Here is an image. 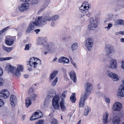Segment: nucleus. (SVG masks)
<instances>
[{"mask_svg":"<svg viewBox=\"0 0 124 124\" xmlns=\"http://www.w3.org/2000/svg\"><path fill=\"white\" fill-rule=\"evenodd\" d=\"M119 95L121 97L124 96V87L120 86L118 90Z\"/></svg>","mask_w":124,"mask_h":124,"instance_id":"a878e982","label":"nucleus"},{"mask_svg":"<svg viewBox=\"0 0 124 124\" xmlns=\"http://www.w3.org/2000/svg\"><path fill=\"white\" fill-rule=\"evenodd\" d=\"M34 57L31 58L30 60L29 61V63L27 64V65H29L31 67L36 68L38 65H40L41 63V61L39 60H38L36 62Z\"/></svg>","mask_w":124,"mask_h":124,"instance_id":"423d86ee","label":"nucleus"},{"mask_svg":"<svg viewBox=\"0 0 124 124\" xmlns=\"http://www.w3.org/2000/svg\"><path fill=\"white\" fill-rule=\"evenodd\" d=\"M88 3V2L86 1H85L83 3V5H84L86 4H87Z\"/></svg>","mask_w":124,"mask_h":124,"instance_id":"680f3d73","label":"nucleus"},{"mask_svg":"<svg viewBox=\"0 0 124 124\" xmlns=\"http://www.w3.org/2000/svg\"><path fill=\"white\" fill-rule=\"evenodd\" d=\"M4 61V58L0 57V62L2 61Z\"/></svg>","mask_w":124,"mask_h":124,"instance_id":"13d9d810","label":"nucleus"},{"mask_svg":"<svg viewBox=\"0 0 124 124\" xmlns=\"http://www.w3.org/2000/svg\"><path fill=\"white\" fill-rule=\"evenodd\" d=\"M4 103L2 100L0 99V107L2 106Z\"/></svg>","mask_w":124,"mask_h":124,"instance_id":"49530a36","label":"nucleus"},{"mask_svg":"<svg viewBox=\"0 0 124 124\" xmlns=\"http://www.w3.org/2000/svg\"><path fill=\"white\" fill-rule=\"evenodd\" d=\"M121 86L124 87V79L123 81V84Z\"/></svg>","mask_w":124,"mask_h":124,"instance_id":"e2e57ef3","label":"nucleus"},{"mask_svg":"<svg viewBox=\"0 0 124 124\" xmlns=\"http://www.w3.org/2000/svg\"><path fill=\"white\" fill-rule=\"evenodd\" d=\"M12 58V57H8L6 58H4V61L9 60L11 59Z\"/></svg>","mask_w":124,"mask_h":124,"instance_id":"603ef678","label":"nucleus"},{"mask_svg":"<svg viewBox=\"0 0 124 124\" xmlns=\"http://www.w3.org/2000/svg\"><path fill=\"white\" fill-rule=\"evenodd\" d=\"M52 124H57V121L55 118H53L51 122Z\"/></svg>","mask_w":124,"mask_h":124,"instance_id":"58836bf2","label":"nucleus"},{"mask_svg":"<svg viewBox=\"0 0 124 124\" xmlns=\"http://www.w3.org/2000/svg\"><path fill=\"white\" fill-rule=\"evenodd\" d=\"M44 25L41 16L36 17L34 22H31L28 24L26 32L27 33L30 32L34 29L35 26L42 27Z\"/></svg>","mask_w":124,"mask_h":124,"instance_id":"7ed1b4c3","label":"nucleus"},{"mask_svg":"<svg viewBox=\"0 0 124 124\" xmlns=\"http://www.w3.org/2000/svg\"><path fill=\"white\" fill-rule=\"evenodd\" d=\"M120 41L122 42H124V38H122L120 39Z\"/></svg>","mask_w":124,"mask_h":124,"instance_id":"bf43d9fd","label":"nucleus"},{"mask_svg":"<svg viewBox=\"0 0 124 124\" xmlns=\"http://www.w3.org/2000/svg\"><path fill=\"white\" fill-rule=\"evenodd\" d=\"M44 122L43 120H39L38 122L36 123L35 124H43Z\"/></svg>","mask_w":124,"mask_h":124,"instance_id":"79ce46f5","label":"nucleus"},{"mask_svg":"<svg viewBox=\"0 0 124 124\" xmlns=\"http://www.w3.org/2000/svg\"><path fill=\"white\" fill-rule=\"evenodd\" d=\"M33 90L32 88H31L29 91L28 93L29 94H30L31 93H32L33 92Z\"/></svg>","mask_w":124,"mask_h":124,"instance_id":"de8ad7c7","label":"nucleus"},{"mask_svg":"<svg viewBox=\"0 0 124 124\" xmlns=\"http://www.w3.org/2000/svg\"><path fill=\"white\" fill-rule=\"evenodd\" d=\"M57 74L58 71H57L55 70L52 73L50 74V77L49 78V80H51L53 79Z\"/></svg>","mask_w":124,"mask_h":124,"instance_id":"bb28decb","label":"nucleus"},{"mask_svg":"<svg viewBox=\"0 0 124 124\" xmlns=\"http://www.w3.org/2000/svg\"><path fill=\"white\" fill-rule=\"evenodd\" d=\"M16 40L15 36L10 37L6 39L5 42L9 46H11L13 44L15 40Z\"/></svg>","mask_w":124,"mask_h":124,"instance_id":"4468645a","label":"nucleus"},{"mask_svg":"<svg viewBox=\"0 0 124 124\" xmlns=\"http://www.w3.org/2000/svg\"><path fill=\"white\" fill-rule=\"evenodd\" d=\"M121 68L124 70V60L122 62Z\"/></svg>","mask_w":124,"mask_h":124,"instance_id":"5fc2aeb1","label":"nucleus"},{"mask_svg":"<svg viewBox=\"0 0 124 124\" xmlns=\"http://www.w3.org/2000/svg\"><path fill=\"white\" fill-rule=\"evenodd\" d=\"M72 64L74 65V67H75L76 68H77V67L76 66V64L74 62H72Z\"/></svg>","mask_w":124,"mask_h":124,"instance_id":"052dcab7","label":"nucleus"},{"mask_svg":"<svg viewBox=\"0 0 124 124\" xmlns=\"http://www.w3.org/2000/svg\"><path fill=\"white\" fill-rule=\"evenodd\" d=\"M58 80L57 77H56L54 80L51 83V85L52 86H54L56 85Z\"/></svg>","mask_w":124,"mask_h":124,"instance_id":"c9c22d12","label":"nucleus"},{"mask_svg":"<svg viewBox=\"0 0 124 124\" xmlns=\"http://www.w3.org/2000/svg\"><path fill=\"white\" fill-rule=\"evenodd\" d=\"M92 84L88 82L86 83L85 87V92L81 95L79 103L80 107H83L85 105V101L87 99V98L90 93L92 89Z\"/></svg>","mask_w":124,"mask_h":124,"instance_id":"f257e3e1","label":"nucleus"},{"mask_svg":"<svg viewBox=\"0 0 124 124\" xmlns=\"http://www.w3.org/2000/svg\"><path fill=\"white\" fill-rule=\"evenodd\" d=\"M47 97L50 99L53 98L52 100V105L54 109H58L59 108V101L60 96L58 94L56 95L55 92L53 90L49 91L47 93Z\"/></svg>","mask_w":124,"mask_h":124,"instance_id":"f03ea898","label":"nucleus"},{"mask_svg":"<svg viewBox=\"0 0 124 124\" xmlns=\"http://www.w3.org/2000/svg\"><path fill=\"white\" fill-rule=\"evenodd\" d=\"M44 38L43 37L39 38L37 42V44L39 45H43L46 43Z\"/></svg>","mask_w":124,"mask_h":124,"instance_id":"5701e85b","label":"nucleus"},{"mask_svg":"<svg viewBox=\"0 0 124 124\" xmlns=\"http://www.w3.org/2000/svg\"><path fill=\"white\" fill-rule=\"evenodd\" d=\"M7 67L8 68V71L17 77L20 76V72L22 71L23 70V66L22 65H18L16 69L15 67L12 66L10 64L8 65Z\"/></svg>","mask_w":124,"mask_h":124,"instance_id":"20e7f679","label":"nucleus"},{"mask_svg":"<svg viewBox=\"0 0 124 124\" xmlns=\"http://www.w3.org/2000/svg\"><path fill=\"white\" fill-rule=\"evenodd\" d=\"M91 111V109L88 106L85 107V109L84 111V115L87 116L89 112Z\"/></svg>","mask_w":124,"mask_h":124,"instance_id":"2f4dec72","label":"nucleus"},{"mask_svg":"<svg viewBox=\"0 0 124 124\" xmlns=\"http://www.w3.org/2000/svg\"><path fill=\"white\" fill-rule=\"evenodd\" d=\"M90 24L89 25L90 30H94L98 27V21L97 20L91 18L90 20Z\"/></svg>","mask_w":124,"mask_h":124,"instance_id":"1a4fd4ad","label":"nucleus"},{"mask_svg":"<svg viewBox=\"0 0 124 124\" xmlns=\"http://www.w3.org/2000/svg\"><path fill=\"white\" fill-rule=\"evenodd\" d=\"M61 109L63 110H64L65 109H66V108L65 106V105L66 104L65 101H61L59 103Z\"/></svg>","mask_w":124,"mask_h":124,"instance_id":"cd10ccee","label":"nucleus"},{"mask_svg":"<svg viewBox=\"0 0 124 124\" xmlns=\"http://www.w3.org/2000/svg\"><path fill=\"white\" fill-rule=\"evenodd\" d=\"M70 75L71 79L75 83L76 82L77 79L76 74L73 71H71L70 73Z\"/></svg>","mask_w":124,"mask_h":124,"instance_id":"4be33fe9","label":"nucleus"},{"mask_svg":"<svg viewBox=\"0 0 124 124\" xmlns=\"http://www.w3.org/2000/svg\"><path fill=\"white\" fill-rule=\"evenodd\" d=\"M40 31V30L39 29H37L35 30V31L37 34L38 33V32Z\"/></svg>","mask_w":124,"mask_h":124,"instance_id":"6e6d98bb","label":"nucleus"},{"mask_svg":"<svg viewBox=\"0 0 124 124\" xmlns=\"http://www.w3.org/2000/svg\"><path fill=\"white\" fill-rule=\"evenodd\" d=\"M25 104L26 107L28 108L32 104V101L30 98L28 97L26 99Z\"/></svg>","mask_w":124,"mask_h":124,"instance_id":"393cba45","label":"nucleus"},{"mask_svg":"<svg viewBox=\"0 0 124 124\" xmlns=\"http://www.w3.org/2000/svg\"><path fill=\"white\" fill-rule=\"evenodd\" d=\"M120 119L118 116L114 117L112 120V124H119L120 122Z\"/></svg>","mask_w":124,"mask_h":124,"instance_id":"412c9836","label":"nucleus"},{"mask_svg":"<svg viewBox=\"0 0 124 124\" xmlns=\"http://www.w3.org/2000/svg\"><path fill=\"white\" fill-rule=\"evenodd\" d=\"M105 48L107 55L109 58L111 57L112 54L115 52L114 48L109 44H106Z\"/></svg>","mask_w":124,"mask_h":124,"instance_id":"0eeeda50","label":"nucleus"},{"mask_svg":"<svg viewBox=\"0 0 124 124\" xmlns=\"http://www.w3.org/2000/svg\"><path fill=\"white\" fill-rule=\"evenodd\" d=\"M106 74L108 77L112 78L113 81H116L119 79L118 76L117 75L113 73L109 70H107Z\"/></svg>","mask_w":124,"mask_h":124,"instance_id":"9b49d317","label":"nucleus"},{"mask_svg":"<svg viewBox=\"0 0 124 124\" xmlns=\"http://www.w3.org/2000/svg\"><path fill=\"white\" fill-rule=\"evenodd\" d=\"M93 45V41L92 39L89 38L86 40L85 46L88 51L91 50Z\"/></svg>","mask_w":124,"mask_h":124,"instance_id":"6e6552de","label":"nucleus"},{"mask_svg":"<svg viewBox=\"0 0 124 124\" xmlns=\"http://www.w3.org/2000/svg\"><path fill=\"white\" fill-rule=\"evenodd\" d=\"M66 92L67 91H65L62 92L61 96V101H65L64 99L66 96Z\"/></svg>","mask_w":124,"mask_h":124,"instance_id":"473e14b6","label":"nucleus"},{"mask_svg":"<svg viewBox=\"0 0 124 124\" xmlns=\"http://www.w3.org/2000/svg\"><path fill=\"white\" fill-rule=\"evenodd\" d=\"M25 48H24L25 50H28L30 48V46L29 44H26L25 45Z\"/></svg>","mask_w":124,"mask_h":124,"instance_id":"a19ab883","label":"nucleus"},{"mask_svg":"<svg viewBox=\"0 0 124 124\" xmlns=\"http://www.w3.org/2000/svg\"><path fill=\"white\" fill-rule=\"evenodd\" d=\"M9 27H7L3 29L2 30L0 31V36L2 34L3 32L6 31L8 29V28H9Z\"/></svg>","mask_w":124,"mask_h":124,"instance_id":"4c0bfd02","label":"nucleus"},{"mask_svg":"<svg viewBox=\"0 0 124 124\" xmlns=\"http://www.w3.org/2000/svg\"><path fill=\"white\" fill-rule=\"evenodd\" d=\"M84 16V15H78V17L80 18H81L83 16Z\"/></svg>","mask_w":124,"mask_h":124,"instance_id":"338daca9","label":"nucleus"},{"mask_svg":"<svg viewBox=\"0 0 124 124\" xmlns=\"http://www.w3.org/2000/svg\"><path fill=\"white\" fill-rule=\"evenodd\" d=\"M84 13H85V15L86 16L88 17H89L90 16L91 13L88 11L87 9L86 10Z\"/></svg>","mask_w":124,"mask_h":124,"instance_id":"ea45409f","label":"nucleus"},{"mask_svg":"<svg viewBox=\"0 0 124 124\" xmlns=\"http://www.w3.org/2000/svg\"><path fill=\"white\" fill-rule=\"evenodd\" d=\"M108 114L107 112H104L103 115L102 122L103 124H108Z\"/></svg>","mask_w":124,"mask_h":124,"instance_id":"a211bd4d","label":"nucleus"},{"mask_svg":"<svg viewBox=\"0 0 124 124\" xmlns=\"http://www.w3.org/2000/svg\"><path fill=\"white\" fill-rule=\"evenodd\" d=\"M29 4L28 3H24L18 7L19 10L21 11H23L29 9Z\"/></svg>","mask_w":124,"mask_h":124,"instance_id":"ddd939ff","label":"nucleus"},{"mask_svg":"<svg viewBox=\"0 0 124 124\" xmlns=\"http://www.w3.org/2000/svg\"><path fill=\"white\" fill-rule=\"evenodd\" d=\"M55 49L53 46H51V45H49L48 47L47 48V51H45V50H46V49H44L42 50V52L43 53L45 54H47L48 53H51L53 52L54 50Z\"/></svg>","mask_w":124,"mask_h":124,"instance_id":"f3484780","label":"nucleus"},{"mask_svg":"<svg viewBox=\"0 0 124 124\" xmlns=\"http://www.w3.org/2000/svg\"><path fill=\"white\" fill-rule=\"evenodd\" d=\"M75 93H72L70 97V100L73 103H74L75 102L76 100V98L75 96Z\"/></svg>","mask_w":124,"mask_h":124,"instance_id":"7c9ffc66","label":"nucleus"},{"mask_svg":"<svg viewBox=\"0 0 124 124\" xmlns=\"http://www.w3.org/2000/svg\"><path fill=\"white\" fill-rule=\"evenodd\" d=\"M84 6V7H86V8L87 7L88 8V9H89L91 7V6L88 3L87 4H86Z\"/></svg>","mask_w":124,"mask_h":124,"instance_id":"3c124183","label":"nucleus"},{"mask_svg":"<svg viewBox=\"0 0 124 124\" xmlns=\"http://www.w3.org/2000/svg\"><path fill=\"white\" fill-rule=\"evenodd\" d=\"M58 62L60 63L62 62L63 64H64L65 63H69V60L67 58L62 57H61L60 59H58Z\"/></svg>","mask_w":124,"mask_h":124,"instance_id":"aec40b11","label":"nucleus"},{"mask_svg":"<svg viewBox=\"0 0 124 124\" xmlns=\"http://www.w3.org/2000/svg\"><path fill=\"white\" fill-rule=\"evenodd\" d=\"M24 78H27L29 77V76L27 75H25L24 76Z\"/></svg>","mask_w":124,"mask_h":124,"instance_id":"4d7b16f0","label":"nucleus"},{"mask_svg":"<svg viewBox=\"0 0 124 124\" xmlns=\"http://www.w3.org/2000/svg\"><path fill=\"white\" fill-rule=\"evenodd\" d=\"M122 107V105L121 103L119 102H116L113 105L112 109L114 111H119L121 110Z\"/></svg>","mask_w":124,"mask_h":124,"instance_id":"f8f14e48","label":"nucleus"},{"mask_svg":"<svg viewBox=\"0 0 124 124\" xmlns=\"http://www.w3.org/2000/svg\"><path fill=\"white\" fill-rule=\"evenodd\" d=\"M67 39V38L66 37H64L63 38H62V39L63 40H65L66 39Z\"/></svg>","mask_w":124,"mask_h":124,"instance_id":"774afa93","label":"nucleus"},{"mask_svg":"<svg viewBox=\"0 0 124 124\" xmlns=\"http://www.w3.org/2000/svg\"><path fill=\"white\" fill-rule=\"evenodd\" d=\"M38 3V1L37 0H34L32 1L31 2L32 4H36Z\"/></svg>","mask_w":124,"mask_h":124,"instance_id":"8fccbe9b","label":"nucleus"},{"mask_svg":"<svg viewBox=\"0 0 124 124\" xmlns=\"http://www.w3.org/2000/svg\"><path fill=\"white\" fill-rule=\"evenodd\" d=\"M112 26V24L110 23L108 24L107 27H105V29L107 28L108 30Z\"/></svg>","mask_w":124,"mask_h":124,"instance_id":"c03bdc74","label":"nucleus"},{"mask_svg":"<svg viewBox=\"0 0 124 124\" xmlns=\"http://www.w3.org/2000/svg\"><path fill=\"white\" fill-rule=\"evenodd\" d=\"M119 25H124V21L121 19H118L116 20L114 25L116 26Z\"/></svg>","mask_w":124,"mask_h":124,"instance_id":"b1692460","label":"nucleus"},{"mask_svg":"<svg viewBox=\"0 0 124 124\" xmlns=\"http://www.w3.org/2000/svg\"><path fill=\"white\" fill-rule=\"evenodd\" d=\"M51 26L53 27H54L55 26V22H54L52 21L51 23Z\"/></svg>","mask_w":124,"mask_h":124,"instance_id":"09e8293b","label":"nucleus"},{"mask_svg":"<svg viewBox=\"0 0 124 124\" xmlns=\"http://www.w3.org/2000/svg\"><path fill=\"white\" fill-rule=\"evenodd\" d=\"M105 101L107 103H110V100L107 97H105Z\"/></svg>","mask_w":124,"mask_h":124,"instance_id":"a18cd8bd","label":"nucleus"},{"mask_svg":"<svg viewBox=\"0 0 124 124\" xmlns=\"http://www.w3.org/2000/svg\"><path fill=\"white\" fill-rule=\"evenodd\" d=\"M43 115L41 112L39 110H38L36 112L34 115H32L30 118V120L31 121L35 120L39 118L42 117Z\"/></svg>","mask_w":124,"mask_h":124,"instance_id":"9d476101","label":"nucleus"},{"mask_svg":"<svg viewBox=\"0 0 124 124\" xmlns=\"http://www.w3.org/2000/svg\"><path fill=\"white\" fill-rule=\"evenodd\" d=\"M2 48L3 50L5 52H9L11 51V50L13 49V47H7L5 46L4 45H3Z\"/></svg>","mask_w":124,"mask_h":124,"instance_id":"c85d7f7f","label":"nucleus"},{"mask_svg":"<svg viewBox=\"0 0 124 124\" xmlns=\"http://www.w3.org/2000/svg\"><path fill=\"white\" fill-rule=\"evenodd\" d=\"M4 80L1 78H0V86L2 85L4 83Z\"/></svg>","mask_w":124,"mask_h":124,"instance_id":"37998d69","label":"nucleus"},{"mask_svg":"<svg viewBox=\"0 0 124 124\" xmlns=\"http://www.w3.org/2000/svg\"><path fill=\"white\" fill-rule=\"evenodd\" d=\"M10 101L11 105L14 107L16 103L17 99L15 96L13 95H11L10 97Z\"/></svg>","mask_w":124,"mask_h":124,"instance_id":"6ab92c4d","label":"nucleus"},{"mask_svg":"<svg viewBox=\"0 0 124 124\" xmlns=\"http://www.w3.org/2000/svg\"><path fill=\"white\" fill-rule=\"evenodd\" d=\"M41 17L44 25L46 24L48 22L56 20L59 18V16L57 15H54L53 16H41Z\"/></svg>","mask_w":124,"mask_h":124,"instance_id":"39448f33","label":"nucleus"},{"mask_svg":"<svg viewBox=\"0 0 124 124\" xmlns=\"http://www.w3.org/2000/svg\"><path fill=\"white\" fill-rule=\"evenodd\" d=\"M79 9L81 12L84 13V12L87 10L86 9V7H84L83 5H82L79 8Z\"/></svg>","mask_w":124,"mask_h":124,"instance_id":"f704fd0d","label":"nucleus"},{"mask_svg":"<svg viewBox=\"0 0 124 124\" xmlns=\"http://www.w3.org/2000/svg\"><path fill=\"white\" fill-rule=\"evenodd\" d=\"M37 95L34 94H32L30 96V99L35 100L37 97Z\"/></svg>","mask_w":124,"mask_h":124,"instance_id":"e433bc0d","label":"nucleus"},{"mask_svg":"<svg viewBox=\"0 0 124 124\" xmlns=\"http://www.w3.org/2000/svg\"><path fill=\"white\" fill-rule=\"evenodd\" d=\"M78 44L77 42H75L73 43L71 46L72 50L73 51L77 49L78 46Z\"/></svg>","mask_w":124,"mask_h":124,"instance_id":"c756f323","label":"nucleus"},{"mask_svg":"<svg viewBox=\"0 0 124 124\" xmlns=\"http://www.w3.org/2000/svg\"><path fill=\"white\" fill-rule=\"evenodd\" d=\"M3 73V70L1 68H0V77H1Z\"/></svg>","mask_w":124,"mask_h":124,"instance_id":"864d4df0","label":"nucleus"},{"mask_svg":"<svg viewBox=\"0 0 124 124\" xmlns=\"http://www.w3.org/2000/svg\"><path fill=\"white\" fill-rule=\"evenodd\" d=\"M57 58H55L53 60V62H55L57 60Z\"/></svg>","mask_w":124,"mask_h":124,"instance_id":"69168bd1","label":"nucleus"},{"mask_svg":"<svg viewBox=\"0 0 124 124\" xmlns=\"http://www.w3.org/2000/svg\"><path fill=\"white\" fill-rule=\"evenodd\" d=\"M50 99L48 98L47 96L46 98L44 103V105L45 106H47L49 103L50 100Z\"/></svg>","mask_w":124,"mask_h":124,"instance_id":"72a5a7b5","label":"nucleus"},{"mask_svg":"<svg viewBox=\"0 0 124 124\" xmlns=\"http://www.w3.org/2000/svg\"><path fill=\"white\" fill-rule=\"evenodd\" d=\"M124 32V31H120L118 32V33H119V34H120L123 35Z\"/></svg>","mask_w":124,"mask_h":124,"instance_id":"0e129e2a","label":"nucleus"},{"mask_svg":"<svg viewBox=\"0 0 124 124\" xmlns=\"http://www.w3.org/2000/svg\"><path fill=\"white\" fill-rule=\"evenodd\" d=\"M9 95V93L8 90L3 89L0 92V96L3 97L5 99L8 98Z\"/></svg>","mask_w":124,"mask_h":124,"instance_id":"2eb2a0df","label":"nucleus"},{"mask_svg":"<svg viewBox=\"0 0 124 124\" xmlns=\"http://www.w3.org/2000/svg\"><path fill=\"white\" fill-rule=\"evenodd\" d=\"M109 67L112 69H115L117 68V62L116 60L112 59L110 62Z\"/></svg>","mask_w":124,"mask_h":124,"instance_id":"dca6fc26","label":"nucleus"}]
</instances>
